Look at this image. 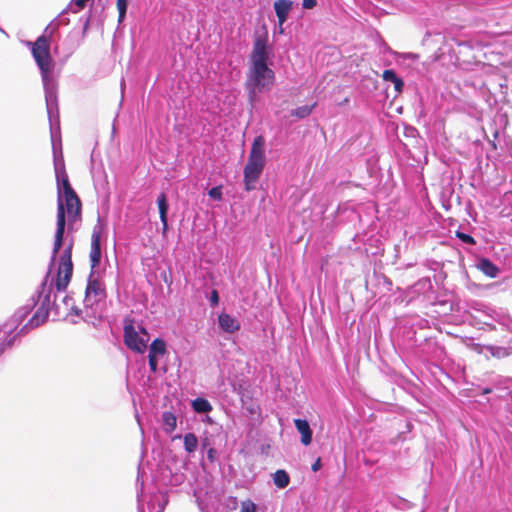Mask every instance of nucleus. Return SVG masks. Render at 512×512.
Here are the masks:
<instances>
[{
	"label": "nucleus",
	"mask_w": 512,
	"mask_h": 512,
	"mask_svg": "<svg viewBox=\"0 0 512 512\" xmlns=\"http://www.w3.org/2000/svg\"><path fill=\"white\" fill-rule=\"evenodd\" d=\"M72 300H73V299H72V297H70V296H68V295L64 296V298H63V302H64L66 305H69V303H70Z\"/></svg>",
	"instance_id": "nucleus-46"
},
{
	"label": "nucleus",
	"mask_w": 512,
	"mask_h": 512,
	"mask_svg": "<svg viewBox=\"0 0 512 512\" xmlns=\"http://www.w3.org/2000/svg\"><path fill=\"white\" fill-rule=\"evenodd\" d=\"M126 13L127 11H124L122 13V11H118V23H122L126 17Z\"/></svg>",
	"instance_id": "nucleus-42"
},
{
	"label": "nucleus",
	"mask_w": 512,
	"mask_h": 512,
	"mask_svg": "<svg viewBox=\"0 0 512 512\" xmlns=\"http://www.w3.org/2000/svg\"><path fill=\"white\" fill-rule=\"evenodd\" d=\"M104 231V226L101 223L100 217L97 224L93 227L91 235V249L89 254L91 270H98V266L102 258L101 237Z\"/></svg>",
	"instance_id": "nucleus-10"
},
{
	"label": "nucleus",
	"mask_w": 512,
	"mask_h": 512,
	"mask_svg": "<svg viewBox=\"0 0 512 512\" xmlns=\"http://www.w3.org/2000/svg\"><path fill=\"white\" fill-rule=\"evenodd\" d=\"M65 226H66V214L65 209L60 205L58 211H57V223H56V232H55V239L52 249V256L51 261L49 265V274L51 273V268L55 263L56 256L59 253L64 240V233H65Z\"/></svg>",
	"instance_id": "nucleus-11"
},
{
	"label": "nucleus",
	"mask_w": 512,
	"mask_h": 512,
	"mask_svg": "<svg viewBox=\"0 0 512 512\" xmlns=\"http://www.w3.org/2000/svg\"><path fill=\"white\" fill-rule=\"evenodd\" d=\"M141 332H142L143 334H145V335H148V333H147V331H146V329H145V328H141Z\"/></svg>",
	"instance_id": "nucleus-50"
},
{
	"label": "nucleus",
	"mask_w": 512,
	"mask_h": 512,
	"mask_svg": "<svg viewBox=\"0 0 512 512\" xmlns=\"http://www.w3.org/2000/svg\"><path fill=\"white\" fill-rule=\"evenodd\" d=\"M405 58H406V59L414 60V59H416V58H417V55H416V54H414V53H406V54H405Z\"/></svg>",
	"instance_id": "nucleus-45"
},
{
	"label": "nucleus",
	"mask_w": 512,
	"mask_h": 512,
	"mask_svg": "<svg viewBox=\"0 0 512 512\" xmlns=\"http://www.w3.org/2000/svg\"><path fill=\"white\" fill-rule=\"evenodd\" d=\"M218 325L226 333L233 334L240 330V322L228 313H220L218 315Z\"/></svg>",
	"instance_id": "nucleus-14"
},
{
	"label": "nucleus",
	"mask_w": 512,
	"mask_h": 512,
	"mask_svg": "<svg viewBox=\"0 0 512 512\" xmlns=\"http://www.w3.org/2000/svg\"><path fill=\"white\" fill-rule=\"evenodd\" d=\"M295 427L301 434V442L303 445L308 446L312 442L313 432L309 422L306 419H295Z\"/></svg>",
	"instance_id": "nucleus-15"
},
{
	"label": "nucleus",
	"mask_w": 512,
	"mask_h": 512,
	"mask_svg": "<svg viewBox=\"0 0 512 512\" xmlns=\"http://www.w3.org/2000/svg\"><path fill=\"white\" fill-rule=\"evenodd\" d=\"M101 275L99 270H90L85 289V307H93L106 298V288Z\"/></svg>",
	"instance_id": "nucleus-5"
},
{
	"label": "nucleus",
	"mask_w": 512,
	"mask_h": 512,
	"mask_svg": "<svg viewBox=\"0 0 512 512\" xmlns=\"http://www.w3.org/2000/svg\"><path fill=\"white\" fill-rule=\"evenodd\" d=\"M312 470L314 472L318 471L320 468H321V460L320 459H317L313 464H312Z\"/></svg>",
	"instance_id": "nucleus-40"
},
{
	"label": "nucleus",
	"mask_w": 512,
	"mask_h": 512,
	"mask_svg": "<svg viewBox=\"0 0 512 512\" xmlns=\"http://www.w3.org/2000/svg\"><path fill=\"white\" fill-rule=\"evenodd\" d=\"M49 122L53 147L54 171L57 185V210L59 209L60 205H62V207L65 209V214H67L68 220L71 223L80 217L81 202L70 184L68 174L65 169L62 149L60 147L58 150L55 144L56 130L54 128V122H56L57 129H59V112L54 113L52 119H49Z\"/></svg>",
	"instance_id": "nucleus-2"
},
{
	"label": "nucleus",
	"mask_w": 512,
	"mask_h": 512,
	"mask_svg": "<svg viewBox=\"0 0 512 512\" xmlns=\"http://www.w3.org/2000/svg\"><path fill=\"white\" fill-rule=\"evenodd\" d=\"M128 8V0H117V9L118 11H127Z\"/></svg>",
	"instance_id": "nucleus-37"
},
{
	"label": "nucleus",
	"mask_w": 512,
	"mask_h": 512,
	"mask_svg": "<svg viewBox=\"0 0 512 512\" xmlns=\"http://www.w3.org/2000/svg\"><path fill=\"white\" fill-rule=\"evenodd\" d=\"M278 33H279V34H283V33H284L283 26H279V25H278Z\"/></svg>",
	"instance_id": "nucleus-49"
},
{
	"label": "nucleus",
	"mask_w": 512,
	"mask_h": 512,
	"mask_svg": "<svg viewBox=\"0 0 512 512\" xmlns=\"http://www.w3.org/2000/svg\"><path fill=\"white\" fill-rule=\"evenodd\" d=\"M477 268L490 278H496L499 274V268L488 258L480 259Z\"/></svg>",
	"instance_id": "nucleus-16"
},
{
	"label": "nucleus",
	"mask_w": 512,
	"mask_h": 512,
	"mask_svg": "<svg viewBox=\"0 0 512 512\" xmlns=\"http://www.w3.org/2000/svg\"><path fill=\"white\" fill-rule=\"evenodd\" d=\"M208 196L214 200L220 201L222 199V187L215 186L208 191Z\"/></svg>",
	"instance_id": "nucleus-30"
},
{
	"label": "nucleus",
	"mask_w": 512,
	"mask_h": 512,
	"mask_svg": "<svg viewBox=\"0 0 512 512\" xmlns=\"http://www.w3.org/2000/svg\"><path fill=\"white\" fill-rule=\"evenodd\" d=\"M491 392H492V389H491V388H489V387H485V388H483V390H482V394H489V393H491Z\"/></svg>",
	"instance_id": "nucleus-47"
},
{
	"label": "nucleus",
	"mask_w": 512,
	"mask_h": 512,
	"mask_svg": "<svg viewBox=\"0 0 512 512\" xmlns=\"http://www.w3.org/2000/svg\"><path fill=\"white\" fill-rule=\"evenodd\" d=\"M88 0H72L71 5L74 4L77 6V10H73L74 13L78 12L80 9H83Z\"/></svg>",
	"instance_id": "nucleus-36"
},
{
	"label": "nucleus",
	"mask_w": 512,
	"mask_h": 512,
	"mask_svg": "<svg viewBox=\"0 0 512 512\" xmlns=\"http://www.w3.org/2000/svg\"><path fill=\"white\" fill-rule=\"evenodd\" d=\"M16 338H17L16 334H14V335L10 334V335L6 336L3 340L0 341V346L2 347V349H4L6 351L13 347V345L15 344Z\"/></svg>",
	"instance_id": "nucleus-29"
},
{
	"label": "nucleus",
	"mask_w": 512,
	"mask_h": 512,
	"mask_svg": "<svg viewBox=\"0 0 512 512\" xmlns=\"http://www.w3.org/2000/svg\"><path fill=\"white\" fill-rule=\"evenodd\" d=\"M35 306L36 299L35 296H32L26 305L16 311L14 314L15 321L19 323L22 322L31 313Z\"/></svg>",
	"instance_id": "nucleus-18"
},
{
	"label": "nucleus",
	"mask_w": 512,
	"mask_h": 512,
	"mask_svg": "<svg viewBox=\"0 0 512 512\" xmlns=\"http://www.w3.org/2000/svg\"><path fill=\"white\" fill-rule=\"evenodd\" d=\"M209 445H210V444H209V440H208L207 438H206V439H204V440L202 441V443H201V447H202V449H203V450L208 449V448H209Z\"/></svg>",
	"instance_id": "nucleus-44"
},
{
	"label": "nucleus",
	"mask_w": 512,
	"mask_h": 512,
	"mask_svg": "<svg viewBox=\"0 0 512 512\" xmlns=\"http://www.w3.org/2000/svg\"><path fill=\"white\" fill-rule=\"evenodd\" d=\"M157 205L160 220L168 219L169 204L165 193H160L157 197Z\"/></svg>",
	"instance_id": "nucleus-24"
},
{
	"label": "nucleus",
	"mask_w": 512,
	"mask_h": 512,
	"mask_svg": "<svg viewBox=\"0 0 512 512\" xmlns=\"http://www.w3.org/2000/svg\"><path fill=\"white\" fill-rule=\"evenodd\" d=\"M216 458H217V450L213 447H209L207 449V459L213 463L216 461Z\"/></svg>",
	"instance_id": "nucleus-34"
},
{
	"label": "nucleus",
	"mask_w": 512,
	"mask_h": 512,
	"mask_svg": "<svg viewBox=\"0 0 512 512\" xmlns=\"http://www.w3.org/2000/svg\"><path fill=\"white\" fill-rule=\"evenodd\" d=\"M5 352L4 349H2V347L0 346V356Z\"/></svg>",
	"instance_id": "nucleus-51"
},
{
	"label": "nucleus",
	"mask_w": 512,
	"mask_h": 512,
	"mask_svg": "<svg viewBox=\"0 0 512 512\" xmlns=\"http://www.w3.org/2000/svg\"><path fill=\"white\" fill-rule=\"evenodd\" d=\"M49 276L50 274L49 272H47L44 280L42 281L36 294L34 295L36 299V305L40 303V306L38 307L32 318L29 320V322L21 328L19 333H24L28 327L30 329H33L43 324L48 319L49 311L52 305H56L55 295L54 299L52 300L54 284L53 280L49 282Z\"/></svg>",
	"instance_id": "nucleus-4"
},
{
	"label": "nucleus",
	"mask_w": 512,
	"mask_h": 512,
	"mask_svg": "<svg viewBox=\"0 0 512 512\" xmlns=\"http://www.w3.org/2000/svg\"><path fill=\"white\" fill-rule=\"evenodd\" d=\"M315 106H316V103H314L312 105H303V106L297 107L291 111V115L295 116L299 119H304L311 114V112L313 111Z\"/></svg>",
	"instance_id": "nucleus-25"
},
{
	"label": "nucleus",
	"mask_w": 512,
	"mask_h": 512,
	"mask_svg": "<svg viewBox=\"0 0 512 512\" xmlns=\"http://www.w3.org/2000/svg\"><path fill=\"white\" fill-rule=\"evenodd\" d=\"M485 325H487L491 330H495V326L491 323H488V322H484Z\"/></svg>",
	"instance_id": "nucleus-48"
},
{
	"label": "nucleus",
	"mask_w": 512,
	"mask_h": 512,
	"mask_svg": "<svg viewBox=\"0 0 512 512\" xmlns=\"http://www.w3.org/2000/svg\"><path fill=\"white\" fill-rule=\"evenodd\" d=\"M148 364H149L150 370L152 372H154V373L157 372V370H158V357L148 355Z\"/></svg>",
	"instance_id": "nucleus-33"
},
{
	"label": "nucleus",
	"mask_w": 512,
	"mask_h": 512,
	"mask_svg": "<svg viewBox=\"0 0 512 512\" xmlns=\"http://www.w3.org/2000/svg\"><path fill=\"white\" fill-rule=\"evenodd\" d=\"M162 422L165 432L171 433L177 426V419L174 413L165 411L162 414Z\"/></svg>",
	"instance_id": "nucleus-21"
},
{
	"label": "nucleus",
	"mask_w": 512,
	"mask_h": 512,
	"mask_svg": "<svg viewBox=\"0 0 512 512\" xmlns=\"http://www.w3.org/2000/svg\"><path fill=\"white\" fill-rule=\"evenodd\" d=\"M209 302H210V305L211 307H216L218 306L219 302H220V297H219V293L216 289H213L211 292H210V296H209Z\"/></svg>",
	"instance_id": "nucleus-32"
},
{
	"label": "nucleus",
	"mask_w": 512,
	"mask_h": 512,
	"mask_svg": "<svg viewBox=\"0 0 512 512\" xmlns=\"http://www.w3.org/2000/svg\"><path fill=\"white\" fill-rule=\"evenodd\" d=\"M265 163V139L263 136L259 135L253 140L248 160L243 171V180L247 192L256 189V183L263 172Z\"/></svg>",
	"instance_id": "nucleus-3"
},
{
	"label": "nucleus",
	"mask_w": 512,
	"mask_h": 512,
	"mask_svg": "<svg viewBox=\"0 0 512 512\" xmlns=\"http://www.w3.org/2000/svg\"><path fill=\"white\" fill-rule=\"evenodd\" d=\"M273 483L277 488L284 489L290 483V476L285 470L279 469L273 474Z\"/></svg>",
	"instance_id": "nucleus-19"
},
{
	"label": "nucleus",
	"mask_w": 512,
	"mask_h": 512,
	"mask_svg": "<svg viewBox=\"0 0 512 512\" xmlns=\"http://www.w3.org/2000/svg\"><path fill=\"white\" fill-rule=\"evenodd\" d=\"M192 408L196 413H209L212 405L207 399L198 397L192 401Z\"/></svg>",
	"instance_id": "nucleus-22"
},
{
	"label": "nucleus",
	"mask_w": 512,
	"mask_h": 512,
	"mask_svg": "<svg viewBox=\"0 0 512 512\" xmlns=\"http://www.w3.org/2000/svg\"><path fill=\"white\" fill-rule=\"evenodd\" d=\"M65 226H66V214L65 209L60 205L58 211H57V223H56V232H55V239L52 249V256L51 261L49 265V274L51 273V268L55 263L56 256L59 253L64 240V233H65Z\"/></svg>",
	"instance_id": "nucleus-12"
},
{
	"label": "nucleus",
	"mask_w": 512,
	"mask_h": 512,
	"mask_svg": "<svg viewBox=\"0 0 512 512\" xmlns=\"http://www.w3.org/2000/svg\"><path fill=\"white\" fill-rule=\"evenodd\" d=\"M123 332L124 343L130 350L137 353L145 352L148 339H144L138 334L132 320H125Z\"/></svg>",
	"instance_id": "nucleus-9"
},
{
	"label": "nucleus",
	"mask_w": 512,
	"mask_h": 512,
	"mask_svg": "<svg viewBox=\"0 0 512 512\" xmlns=\"http://www.w3.org/2000/svg\"><path fill=\"white\" fill-rule=\"evenodd\" d=\"M382 78L386 82H391L394 84V89L396 92H402L404 88L403 80L396 74L393 69H386L383 71Z\"/></svg>",
	"instance_id": "nucleus-17"
},
{
	"label": "nucleus",
	"mask_w": 512,
	"mask_h": 512,
	"mask_svg": "<svg viewBox=\"0 0 512 512\" xmlns=\"http://www.w3.org/2000/svg\"><path fill=\"white\" fill-rule=\"evenodd\" d=\"M246 90L248 92V100L251 105H253L258 100V95L264 91H266L264 88L261 87H254L250 85V83H245Z\"/></svg>",
	"instance_id": "nucleus-26"
},
{
	"label": "nucleus",
	"mask_w": 512,
	"mask_h": 512,
	"mask_svg": "<svg viewBox=\"0 0 512 512\" xmlns=\"http://www.w3.org/2000/svg\"><path fill=\"white\" fill-rule=\"evenodd\" d=\"M73 241H71L60 256L55 288L58 292H64L69 285L73 274L72 263Z\"/></svg>",
	"instance_id": "nucleus-6"
},
{
	"label": "nucleus",
	"mask_w": 512,
	"mask_h": 512,
	"mask_svg": "<svg viewBox=\"0 0 512 512\" xmlns=\"http://www.w3.org/2000/svg\"><path fill=\"white\" fill-rule=\"evenodd\" d=\"M246 82L254 87H261L268 91L274 85L275 73L268 64H251Z\"/></svg>",
	"instance_id": "nucleus-7"
},
{
	"label": "nucleus",
	"mask_w": 512,
	"mask_h": 512,
	"mask_svg": "<svg viewBox=\"0 0 512 512\" xmlns=\"http://www.w3.org/2000/svg\"><path fill=\"white\" fill-rule=\"evenodd\" d=\"M184 449L187 453L191 454L197 450L198 438L194 433H186L183 436Z\"/></svg>",
	"instance_id": "nucleus-23"
},
{
	"label": "nucleus",
	"mask_w": 512,
	"mask_h": 512,
	"mask_svg": "<svg viewBox=\"0 0 512 512\" xmlns=\"http://www.w3.org/2000/svg\"><path fill=\"white\" fill-rule=\"evenodd\" d=\"M273 8L277 16L278 25L283 26L292 11L293 2L291 0H276L273 4Z\"/></svg>",
	"instance_id": "nucleus-13"
},
{
	"label": "nucleus",
	"mask_w": 512,
	"mask_h": 512,
	"mask_svg": "<svg viewBox=\"0 0 512 512\" xmlns=\"http://www.w3.org/2000/svg\"><path fill=\"white\" fill-rule=\"evenodd\" d=\"M61 15H58L56 18H54L50 23H55V27H57L59 29L61 25Z\"/></svg>",
	"instance_id": "nucleus-41"
},
{
	"label": "nucleus",
	"mask_w": 512,
	"mask_h": 512,
	"mask_svg": "<svg viewBox=\"0 0 512 512\" xmlns=\"http://www.w3.org/2000/svg\"><path fill=\"white\" fill-rule=\"evenodd\" d=\"M67 10H68V8H67V9H64V10L61 12V14H60V15H61V20H60V21H61V25H68V24H69V22H70L69 18H67V17H65V16H64V14L66 13V11H67Z\"/></svg>",
	"instance_id": "nucleus-38"
},
{
	"label": "nucleus",
	"mask_w": 512,
	"mask_h": 512,
	"mask_svg": "<svg viewBox=\"0 0 512 512\" xmlns=\"http://www.w3.org/2000/svg\"><path fill=\"white\" fill-rule=\"evenodd\" d=\"M0 31L4 32L1 28H0Z\"/></svg>",
	"instance_id": "nucleus-52"
},
{
	"label": "nucleus",
	"mask_w": 512,
	"mask_h": 512,
	"mask_svg": "<svg viewBox=\"0 0 512 512\" xmlns=\"http://www.w3.org/2000/svg\"><path fill=\"white\" fill-rule=\"evenodd\" d=\"M71 313L76 316H80L82 314V310L79 309L78 307L72 306Z\"/></svg>",
	"instance_id": "nucleus-43"
},
{
	"label": "nucleus",
	"mask_w": 512,
	"mask_h": 512,
	"mask_svg": "<svg viewBox=\"0 0 512 512\" xmlns=\"http://www.w3.org/2000/svg\"><path fill=\"white\" fill-rule=\"evenodd\" d=\"M166 353V343L161 338H156L152 341L149 346V354L150 356H163Z\"/></svg>",
	"instance_id": "nucleus-20"
},
{
	"label": "nucleus",
	"mask_w": 512,
	"mask_h": 512,
	"mask_svg": "<svg viewBox=\"0 0 512 512\" xmlns=\"http://www.w3.org/2000/svg\"><path fill=\"white\" fill-rule=\"evenodd\" d=\"M162 223V234L165 235L168 231V219L161 220Z\"/></svg>",
	"instance_id": "nucleus-39"
},
{
	"label": "nucleus",
	"mask_w": 512,
	"mask_h": 512,
	"mask_svg": "<svg viewBox=\"0 0 512 512\" xmlns=\"http://www.w3.org/2000/svg\"><path fill=\"white\" fill-rule=\"evenodd\" d=\"M456 236L465 244H475V239L470 234L464 232H457Z\"/></svg>",
	"instance_id": "nucleus-31"
},
{
	"label": "nucleus",
	"mask_w": 512,
	"mask_h": 512,
	"mask_svg": "<svg viewBox=\"0 0 512 512\" xmlns=\"http://www.w3.org/2000/svg\"><path fill=\"white\" fill-rule=\"evenodd\" d=\"M317 5L316 0H302L303 9L311 10Z\"/></svg>",
	"instance_id": "nucleus-35"
},
{
	"label": "nucleus",
	"mask_w": 512,
	"mask_h": 512,
	"mask_svg": "<svg viewBox=\"0 0 512 512\" xmlns=\"http://www.w3.org/2000/svg\"><path fill=\"white\" fill-rule=\"evenodd\" d=\"M257 509V505L250 499L241 502L240 512H257Z\"/></svg>",
	"instance_id": "nucleus-27"
},
{
	"label": "nucleus",
	"mask_w": 512,
	"mask_h": 512,
	"mask_svg": "<svg viewBox=\"0 0 512 512\" xmlns=\"http://www.w3.org/2000/svg\"><path fill=\"white\" fill-rule=\"evenodd\" d=\"M486 349L494 357L500 358V357H504L507 355V350H506V348H503V347L490 345V346H487Z\"/></svg>",
	"instance_id": "nucleus-28"
},
{
	"label": "nucleus",
	"mask_w": 512,
	"mask_h": 512,
	"mask_svg": "<svg viewBox=\"0 0 512 512\" xmlns=\"http://www.w3.org/2000/svg\"><path fill=\"white\" fill-rule=\"evenodd\" d=\"M54 25L55 23H49V25L44 29L43 34L34 42H27L41 73L45 92L46 110L50 120L54 113H58V84L56 79L51 75L54 69V62L50 53V44L54 41V36L58 32V28Z\"/></svg>",
	"instance_id": "nucleus-1"
},
{
	"label": "nucleus",
	"mask_w": 512,
	"mask_h": 512,
	"mask_svg": "<svg viewBox=\"0 0 512 512\" xmlns=\"http://www.w3.org/2000/svg\"><path fill=\"white\" fill-rule=\"evenodd\" d=\"M272 56V49L268 45V34L265 32L262 36H256L253 42V49L250 54L251 64H268Z\"/></svg>",
	"instance_id": "nucleus-8"
}]
</instances>
